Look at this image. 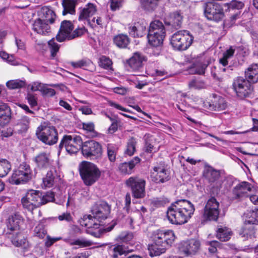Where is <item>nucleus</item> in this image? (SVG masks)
Returning <instances> with one entry per match:
<instances>
[{
	"label": "nucleus",
	"mask_w": 258,
	"mask_h": 258,
	"mask_svg": "<svg viewBox=\"0 0 258 258\" xmlns=\"http://www.w3.org/2000/svg\"><path fill=\"white\" fill-rule=\"evenodd\" d=\"M110 212V207L104 201L96 203L92 207L91 215H86L80 220V224L87 228L86 232L95 237H100L104 232L110 231L116 223L112 222L107 228H99L103 221L106 219Z\"/></svg>",
	"instance_id": "nucleus-1"
},
{
	"label": "nucleus",
	"mask_w": 258,
	"mask_h": 258,
	"mask_svg": "<svg viewBox=\"0 0 258 258\" xmlns=\"http://www.w3.org/2000/svg\"><path fill=\"white\" fill-rule=\"evenodd\" d=\"M153 243L149 246L151 256H158L165 252L175 240V236L171 230L163 231L157 230L152 236Z\"/></svg>",
	"instance_id": "nucleus-2"
},
{
	"label": "nucleus",
	"mask_w": 258,
	"mask_h": 258,
	"mask_svg": "<svg viewBox=\"0 0 258 258\" xmlns=\"http://www.w3.org/2000/svg\"><path fill=\"white\" fill-rule=\"evenodd\" d=\"M54 199V194L51 192H47L42 195L39 191L31 189L22 199L21 202L24 208L32 211L42 205L52 202Z\"/></svg>",
	"instance_id": "nucleus-3"
},
{
	"label": "nucleus",
	"mask_w": 258,
	"mask_h": 258,
	"mask_svg": "<svg viewBox=\"0 0 258 258\" xmlns=\"http://www.w3.org/2000/svg\"><path fill=\"white\" fill-rule=\"evenodd\" d=\"M81 177L86 185L90 186L99 178L100 172L93 163L88 161H82L79 166Z\"/></svg>",
	"instance_id": "nucleus-4"
},
{
	"label": "nucleus",
	"mask_w": 258,
	"mask_h": 258,
	"mask_svg": "<svg viewBox=\"0 0 258 258\" xmlns=\"http://www.w3.org/2000/svg\"><path fill=\"white\" fill-rule=\"evenodd\" d=\"M36 134L37 138L46 145H54L58 141L57 132L53 126L42 124L37 127Z\"/></svg>",
	"instance_id": "nucleus-5"
},
{
	"label": "nucleus",
	"mask_w": 258,
	"mask_h": 258,
	"mask_svg": "<svg viewBox=\"0 0 258 258\" xmlns=\"http://www.w3.org/2000/svg\"><path fill=\"white\" fill-rule=\"evenodd\" d=\"M32 177V171L30 166L23 163L15 170L10 181L12 184H24L30 180Z\"/></svg>",
	"instance_id": "nucleus-6"
},
{
	"label": "nucleus",
	"mask_w": 258,
	"mask_h": 258,
	"mask_svg": "<svg viewBox=\"0 0 258 258\" xmlns=\"http://www.w3.org/2000/svg\"><path fill=\"white\" fill-rule=\"evenodd\" d=\"M82 144V140L81 137L76 135H65L60 141L59 149L61 150L64 147L69 154H75L79 151Z\"/></svg>",
	"instance_id": "nucleus-7"
},
{
	"label": "nucleus",
	"mask_w": 258,
	"mask_h": 258,
	"mask_svg": "<svg viewBox=\"0 0 258 258\" xmlns=\"http://www.w3.org/2000/svg\"><path fill=\"white\" fill-rule=\"evenodd\" d=\"M204 14L209 20L215 22L221 21L224 17L222 6L217 3L209 2L205 4Z\"/></svg>",
	"instance_id": "nucleus-8"
},
{
	"label": "nucleus",
	"mask_w": 258,
	"mask_h": 258,
	"mask_svg": "<svg viewBox=\"0 0 258 258\" xmlns=\"http://www.w3.org/2000/svg\"><path fill=\"white\" fill-rule=\"evenodd\" d=\"M81 151L84 157L94 159L100 157L102 153L101 145L94 140L82 143Z\"/></svg>",
	"instance_id": "nucleus-9"
},
{
	"label": "nucleus",
	"mask_w": 258,
	"mask_h": 258,
	"mask_svg": "<svg viewBox=\"0 0 258 258\" xmlns=\"http://www.w3.org/2000/svg\"><path fill=\"white\" fill-rule=\"evenodd\" d=\"M247 217L248 219L245 220L239 231L240 235L246 239L251 237L254 233L253 225L258 224V210L250 212L247 214Z\"/></svg>",
	"instance_id": "nucleus-10"
},
{
	"label": "nucleus",
	"mask_w": 258,
	"mask_h": 258,
	"mask_svg": "<svg viewBox=\"0 0 258 258\" xmlns=\"http://www.w3.org/2000/svg\"><path fill=\"white\" fill-rule=\"evenodd\" d=\"M145 181L139 177H131L126 181V185L132 189L133 197L137 199L145 197Z\"/></svg>",
	"instance_id": "nucleus-11"
},
{
	"label": "nucleus",
	"mask_w": 258,
	"mask_h": 258,
	"mask_svg": "<svg viewBox=\"0 0 258 258\" xmlns=\"http://www.w3.org/2000/svg\"><path fill=\"white\" fill-rule=\"evenodd\" d=\"M178 224L186 223L194 212L193 205L188 201L178 200Z\"/></svg>",
	"instance_id": "nucleus-12"
},
{
	"label": "nucleus",
	"mask_w": 258,
	"mask_h": 258,
	"mask_svg": "<svg viewBox=\"0 0 258 258\" xmlns=\"http://www.w3.org/2000/svg\"><path fill=\"white\" fill-rule=\"evenodd\" d=\"M233 87L237 95L241 98L248 96L252 91L249 81L241 77L237 78L234 80Z\"/></svg>",
	"instance_id": "nucleus-13"
},
{
	"label": "nucleus",
	"mask_w": 258,
	"mask_h": 258,
	"mask_svg": "<svg viewBox=\"0 0 258 258\" xmlns=\"http://www.w3.org/2000/svg\"><path fill=\"white\" fill-rule=\"evenodd\" d=\"M219 203L216 199H210L205 208L204 217L209 220H217L219 214Z\"/></svg>",
	"instance_id": "nucleus-14"
},
{
	"label": "nucleus",
	"mask_w": 258,
	"mask_h": 258,
	"mask_svg": "<svg viewBox=\"0 0 258 258\" xmlns=\"http://www.w3.org/2000/svg\"><path fill=\"white\" fill-rule=\"evenodd\" d=\"M74 26L70 21L64 20L61 23L60 27L57 34L56 36V39L57 41L61 42L66 40H69L73 39L72 35Z\"/></svg>",
	"instance_id": "nucleus-15"
},
{
	"label": "nucleus",
	"mask_w": 258,
	"mask_h": 258,
	"mask_svg": "<svg viewBox=\"0 0 258 258\" xmlns=\"http://www.w3.org/2000/svg\"><path fill=\"white\" fill-rule=\"evenodd\" d=\"M200 247V241L196 239H191L180 243L179 248L180 253L188 256L195 254Z\"/></svg>",
	"instance_id": "nucleus-16"
},
{
	"label": "nucleus",
	"mask_w": 258,
	"mask_h": 258,
	"mask_svg": "<svg viewBox=\"0 0 258 258\" xmlns=\"http://www.w3.org/2000/svg\"><path fill=\"white\" fill-rule=\"evenodd\" d=\"M33 161L36 164V168L39 170H46L50 168L53 162L50 155L46 152H41L37 155Z\"/></svg>",
	"instance_id": "nucleus-17"
},
{
	"label": "nucleus",
	"mask_w": 258,
	"mask_h": 258,
	"mask_svg": "<svg viewBox=\"0 0 258 258\" xmlns=\"http://www.w3.org/2000/svg\"><path fill=\"white\" fill-rule=\"evenodd\" d=\"M151 178L156 183L164 182L169 180V174L164 167H154L151 173Z\"/></svg>",
	"instance_id": "nucleus-18"
},
{
	"label": "nucleus",
	"mask_w": 258,
	"mask_h": 258,
	"mask_svg": "<svg viewBox=\"0 0 258 258\" xmlns=\"http://www.w3.org/2000/svg\"><path fill=\"white\" fill-rule=\"evenodd\" d=\"M96 12V5L92 3H88L85 7L79 9V20L88 22L89 18L93 16Z\"/></svg>",
	"instance_id": "nucleus-19"
},
{
	"label": "nucleus",
	"mask_w": 258,
	"mask_h": 258,
	"mask_svg": "<svg viewBox=\"0 0 258 258\" xmlns=\"http://www.w3.org/2000/svg\"><path fill=\"white\" fill-rule=\"evenodd\" d=\"M23 223V220L20 215L14 214L9 218L7 221V229L10 231L9 234H14L18 233L20 229V225Z\"/></svg>",
	"instance_id": "nucleus-20"
},
{
	"label": "nucleus",
	"mask_w": 258,
	"mask_h": 258,
	"mask_svg": "<svg viewBox=\"0 0 258 258\" xmlns=\"http://www.w3.org/2000/svg\"><path fill=\"white\" fill-rule=\"evenodd\" d=\"M192 40L193 37L188 31H178V50H186L191 44Z\"/></svg>",
	"instance_id": "nucleus-21"
},
{
	"label": "nucleus",
	"mask_w": 258,
	"mask_h": 258,
	"mask_svg": "<svg viewBox=\"0 0 258 258\" xmlns=\"http://www.w3.org/2000/svg\"><path fill=\"white\" fill-rule=\"evenodd\" d=\"M254 187L250 183L243 181L237 184L233 189L234 194L237 197L246 196L249 192L253 191Z\"/></svg>",
	"instance_id": "nucleus-22"
},
{
	"label": "nucleus",
	"mask_w": 258,
	"mask_h": 258,
	"mask_svg": "<svg viewBox=\"0 0 258 258\" xmlns=\"http://www.w3.org/2000/svg\"><path fill=\"white\" fill-rule=\"evenodd\" d=\"M33 29L38 34L47 35L50 32V28L48 22L42 20L41 19H36L33 24Z\"/></svg>",
	"instance_id": "nucleus-23"
},
{
	"label": "nucleus",
	"mask_w": 258,
	"mask_h": 258,
	"mask_svg": "<svg viewBox=\"0 0 258 258\" xmlns=\"http://www.w3.org/2000/svg\"><path fill=\"white\" fill-rule=\"evenodd\" d=\"M210 109L214 111H221L224 110L227 104L224 98L220 96L214 95L211 102L209 103Z\"/></svg>",
	"instance_id": "nucleus-24"
},
{
	"label": "nucleus",
	"mask_w": 258,
	"mask_h": 258,
	"mask_svg": "<svg viewBox=\"0 0 258 258\" xmlns=\"http://www.w3.org/2000/svg\"><path fill=\"white\" fill-rule=\"evenodd\" d=\"M144 60L145 57L141 53L137 52L128 59V63L133 70H137L142 67Z\"/></svg>",
	"instance_id": "nucleus-25"
},
{
	"label": "nucleus",
	"mask_w": 258,
	"mask_h": 258,
	"mask_svg": "<svg viewBox=\"0 0 258 258\" xmlns=\"http://www.w3.org/2000/svg\"><path fill=\"white\" fill-rule=\"evenodd\" d=\"M140 161L139 157H136L128 162L121 163L118 166L119 170L123 174H131L133 168Z\"/></svg>",
	"instance_id": "nucleus-26"
},
{
	"label": "nucleus",
	"mask_w": 258,
	"mask_h": 258,
	"mask_svg": "<svg viewBox=\"0 0 258 258\" xmlns=\"http://www.w3.org/2000/svg\"><path fill=\"white\" fill-rule=\"evenodd\" d=\"M148 32L165 37V27L159 20H155L150 23Z\"/></svg>",
	"instance_id": "nucleus-27"
},
{
	"label": "nucleus",
	"mask_w": 258,
	"mask_h": 258,
	"mask_svg": "<svg viewBox=\"0 0 258 258\" xmlns=\"http://www.w3.org/2000/svg\"><path fill=\"white\" fill-rule=\"evenodd\" d=\"M39 16L42 20L52 24L54 22L56 16L54 12L48 7H43L39 12Z\"/></svg>",
	"instance_id": "nucleus-28"
},
{
	"label": "nucleus",
	"mask_w": 258,
	"mask_h": 258,
	"mask_svg": "<svg viewBox=\"0 0 258 258\" xmlns=\"http://www.w3.org/2000/svg\"><path fill=\"white\" fill-rule=\"evenodd\" d=\"M71 64L75 68H83L91 72L95 70L94 64L88 59H84L76 62L73 61L71 62Z\"/></svg>",
	"instance_id": "nucleus-29"
},
{
	"label": "nucleus",
	"mask_w": 258,
	"mask_h": 258,
	"mask_svg": "<svg viewBox=\"0 0 258 258\" xmlns=\"http://www.w3.org/2000/svg\"><path fill=\"white\" fill-rule=\"evenodd\" d=\"M245 76L249 82L253 83L258 82V65H251L245 71Z\"/></svg>",
	"instance_id": "nucleus-30"
},
{
	"label": "nucleus",
	"mask_w": 258,
	"mask_h": 258,
	"mask_svg": "<svg viewBox=\"0 0 258 258\" xmlns=\"http://www.w3.org/2000/svg\"><path fill=\"white\" fill-rule=\"evenodd\" d=\"M113 42L117 47L120 48H125L130 43V39L127 35L120 34L114 37Z\"/></svg>",
	"instance_id": "nucleus-31"
},
{
	"label": "nucleus",
	"mask_w": 258,
	"mask_h": 258,
	"mask_svg": "<svg viewBox=\"0 0 258 258\" xmlns=\"http://www.w3.org/2000/svg\"><path fill=\"white\" fill-rule=\"evenodd\" d=\"M30 119L26 116H22L18 121L16 128L20 133L26 132L29 128Z\"/></svg>",
	"instance_id": "nucleus-32"
},
{
	"label": "nucleus",
	"mask_w": 258,
	"mask_h": 258,
	"mask_svg": "<svg viewBox=\"0 0 258 258\" xmlns=\"http://www.w3.org/2000/svg\"><path fill=\"white\" fill-rule=\"evenodd\" d=\"M146 27L142 26L139 23L134 26H130L128 27V32L130 35L134 37H142L145 32Z\"/></svg>",
	"instance_id": "nucleus-33"
},
{
	"label": "nucleus",
	"mask_w": 258,
	"mask_h": 258,
	"mask_svg": "<svg viewBox=\"0 0 258 258\" xmlns=\"http://www.w3.org/2000/svg\"><path fill=\"white\" fill-rule=\"evenodd\" d=\"M76 5L77 2L75 0H63L62 6L63 10L62 11V15H66L68 13L74 14Z\"/></svg>",
	"instance_id": "nucleus-34"
},
{
	"label": "nucleus",
	"mask_w": 258,
	"mask_h": 258,
	"mask_svg": "<svg viewBox=\"0 0 258 258\" xmlns=\"http://www.w3.org/2000/svg\"><path fill=\"white\" fill-rule=\"evenodd\" d=\"M148 39L149 43L153 47L160 46L163 42L165 37L163 35H158L148 32Z\"/></svg>",
	"instance_id": "nucleus-35"
},
{
	"label": "nucleus",
	"mask_w": 258,
	"mask_h": 258,
	"mask_svg": "<svg viewBox=\"0 0 258 258\" xmlns=\"http://www.w3.org/2000/svg\"><path fill=\"white\" fill-rule=\"evenodd\" d=\"M177 201H175L172 204L168 209L167 212V217L168 220L172 224H177V219L176 218V205Z\"/></svg>",
	"instance_id": "nucleus-36"
},
{
	"label": "nucleus",
	"mask_w": 258,
	"mask_h": 258,
	"mask_svg": "<svg viewBox=\"0 0 258 258\" xmlns=\"http://www.w3.org/2000/svg\"><path fill=\"white\" fill-rule=\"evenodd\" d=\"M69 243L70 245L78 246L76 248L89 247L93 244V242L92 241L85 238H78L71 240L69 241Z\"/></svg>",
	"instance_id": "nucleus-37"
},
{
	"label": "nucleus",
	"mask_w": 258,
	"mask_h": 258,
	"mask_svg": "<svg viewBox=\"0 0 258 258\" xmlns=\"http://www.w3.org/2000/svg\"><path fill=\"white\" fill-rule=\"evenodd\" d=\"M204 175L209 182H215L219 178L220 173L212 168H208L205 170Z\"/></svg>",
	"instance_id": "nucleus-38"
},
{
	"label": "nucleus",
	"mask_w": 258,
	"mask_h": 258,
	"mask_svg": "<svg viewBox=\"0 0 258 258\" xmlns=\"http://www.w3.org/2000/svg\"><path fill=\"white\" fill-rule=\"evenodd\" d=\"M232 235L231 231L226 228H220L218 229L217 237L221 241H225L228 240Z\"/></svg>",
	"instance_id": "nucleus-39"
},
{
	"label": "nucleus",
	"mask_w": 258,
	"mask_h": 258,
	"mask_svg": "<svg viewBox=\"0 0 258 258\" xmlns=\"http://www.w3.org/2000/svg\"><path fill=\"white\" fill-rule=\"evenodd\" d=\"M54 172L52 170L48 171L46 176L43 178L42 184V187L47 188L52 187L54 184Z\"/></svg>",
	"instance_id": "nucleus-40"
},
{
	"label": "nucleus",
	"mask_w": 258,
	"mask_h": 258,
	"mask_svg": "<svg viewBox=\"0 0 258 258\" xmlns=\"http://www.w3.org/2000/svg\"><path fill=\"white\" fill-rule=\"evenodd\" d=\"M235 51V47L230 46L223 53V57L219 60L220 63L222 64L223 66H227L228 64V59L233 56Z\"/></svg>",
	"instance_id": "nucleus-41"
},
{
	"label": "nucleus",
	"mask_w": 258,
	"mask_h": 258,
	"mask_svg": "<svg viewBox=\"0 0 258 258\" xmlns=\"http://www.w3.org/2000/svg\"><path fill=\"white\" fill-rule=\"evenodd\" d=\"M16 236L12 238V242L14 245L17 247H26L27 240L24 236L20 233L18 232V233H15Z\"/></svg>",
	"instance_id": "nucleus-42"
},
{
	"label": "nucleus",
	"mask_w": 258,
	"mask_h": 258,
	"mask_svg": "<svg viewBox=\"0 0 258 258\" xmlns=\"http://www.w3.org/2000/svg\"><path fill=\"white\" fill-rule=\"evenodd\" d=\"M134 237L132 232L123 231L116 238V241L120 243H127L131 241Z\"/></svg>",
	"instance_id": "nucleus-43"
},
{
	"label": "nucleus",
	"mask_w": 258,
	"mask_h": 258,
	"mask_svg": "<svg viewBox=\"0 0 258 258\" xmlns=\"http://www.w3.org/2000/svg\"><path fill=\"white\" fill-rule=\"evenodd\" d=\"M11 169L10 163L7 160H0V177L6 176Z\"/></svg>",
	"instance_id": "nucleus-44"
},
{
	"label": "nucleus",
	"mask_w": 258,
	"mask_h": 258,
	"mask_svg": "<svg viewBox=\"0 0 258 258\" xmlns=\"http://www.w3.org/2000/svg\"><path fill=\"white\" fill-rule=\"evenodd\" d=\"M107 149L108 159L111 162H115L116 160L117 148L114 145L108 144L107 146Z\"/></svg>",
	"instance_id": "nucleus-45"
},
{
	"label": "nucleus",
	"mask_w": 258,
	"mask_h": 258,
	"mask_svg": "<svg viewBox=\"0 0 258 258\" xmlns=\"http://www.w3.org/2000/svg\"><path fill=\"white\" fill-rule=\"evenodd\" d=\"M225 7H227L229 11L231 10H241L243 9L244 4L243 2L238 0H232L230 3L224 4Z\"/></svg>",
	"instance_id": "nucleus-46"
},
{
	"label": "nucleus",
	"mask_w": 258,
	"mask_h": 258,
	"mask_svg": "<svg viewBox=\"0 0 258 258\" xmlns=\"http://www.w3.org/2000/svg\"><path fill=\"white\" fill-rule=\"evenodd\" d=\"M10 117V109L6 104L0 105V119L8 121Z\"/></svg>",
	"instance_id": "nucleus-47"
},
{
	"label": "nucleus",
	"mask_w": 258,
	"mask_h": 258,
	"mask_svg": "<svg viewBox=\"0 0 258 258\" xmlns=\"http://www.w3.org/2000/svg\"><path fill=\"white\" fill-rule=\"evenodd\" d=\"M137 141L134 138L130 139L127 143L126 149L125 154L128 156H132L136 151Z\"/></svg>",
	"instance_id": "nucleus-48"
},
{
	"label": "nucleus",
	"mask_w": 258,
	"mask_h": 258,
	"mask_svg": "<svg viewBox=\"0 0 258 258\" xmlns=\"http://www.w3.org/2000/svg\"><path fill=\"white\" fill-rule=\"evenodd\" d=\"M160 0H141L142 6L146 10H152L158 5Z\"/></svg>",
	"instance_id": "nucleus-49"
},
{
	"label": "nucleus",
	"mask_w": 258,
	"mask_h": 258,
	"mask_svg": "<svg viewBox=\"0 0 258 258\" xmlns=\"http://www.w3.org/2000/svg\"><path fill=\"white\" fill-rule=\"evenodd\" d=\"M25 82L20 80H11L7 83V86L10 89L22 88L25 86Z\"/></svg>",
	"instance_id": "nucleus-50"
},
{
	"label": "nucleus",
	"mask_w": 258,
	"mask_h": 258,
	"mask_svg": "<svg viewBox=\"0 0 258 258\" xmlns=\"http://www.w3.org/2000/svg\"><path fill=\"white\" fill-rule=\"evenodd\" d=\"M48 44L50 51L51 56L52 57H54L59 51L60 45L55 42L54 38H52L49 41Z\"/></svg>",
	"instance_id": "nucleus-51"
},
{
	"label": "nucleus",
	"mask_w": 258,
	"mask_h": 258,
	"mask_svg": "<svg viewBox=\"0 0 258 258\" xmlns=\"http://www.w3.org/2000/svg\"><path fill=\"white\" fill-rule=\"evenodd\" d=\"M177 23V19L175 14H172L167 17L165 19V24L167 26H171L172 28L176 29V26Z\"/></svg>",
	"instance_id": "nucleus-52"
},
{
	"label": "nucleus",
	"mask_w": 258,
	"mask_h": 258,
	"mask_svg": "<svg viewBox=\"0 0 258 258\" xmlns=\"http://www.w3.org/2000/svg\"><path fill=\"white\" fill-rule=\"evenodd\" d=\"M46 85L45 84L42 90L41 93L43 95L49 96V97H52L55 94V91L54 89L51 88H47L46 86ZM49 86L51 87H56L59 86L58 84H49L48 85Z\"/></svg>",
	"instance_id": "nucleus-53"
},
{
	"label": "nucleus",
	"mask_w": 258,
	"mask_h": 258,
	"mask_svg": "<svg viewBox=\"0 0 258 258\" xmlns=\"http://www.w3.org/2000/svg\"><path fill=\"white\" fill-rule=\"evenodd\" d=\"M190 88L195 89H202L205 88V84L203 81L194 80L189 83Z\"/></svg>",
	"instance_id": "nucleus-54"
},
{
	"label": "nucleus",
	"mask_w": 258,
	"mask_h": 258,
	"mask_svg": "<svg viewBox=\"0 0 258 258\" xmlns=\"http://www.w3.org/2000/svg\"><path fill=\"white\" fill-rule=\"evenodd\" d=\"M47 232L43 226L41 224L37 225L34 229V234L36 236L43 238L46 234Z\"/></svg>",
	"instance_id": "nucleus-55"
},
{
	"label": "nucleus",
	"mask_w": 258,
	"mask_h": 258,
	"mask_svg": "<svg viewBox=\"0 0 258 258\" xmlns=\"http://www.w3.org/2000/svg\"><path fill=\"white\" fill-rule=\"evenodd\" d=\"M0 57L4 60H7L9 63L12 65H16L17 63L16 61L14 59L13 55H10L9 54L7 53L5 51L0 52Z\"/></svg>",
	"instance_id": "nucleus-56"
},
{
	"label": "nucleus",
	"mask_w": 258,
	"mask_h": 258,
	"mask_svg": "<svg viewBox=\"0 0 258 258\" xmlns=\"http://www.w3.org/2000/svg\"><path fill=\"white\" fill-rule=\"evenodd\" d=\"M112 64V61L108 57L102 56L100 58V66L104 69H109Z\"/></svg>",
	"instance_id": "nucleus-57"
},
{
	"label": "nucleus",
	"mask_w": 258,
	"mask_h": 258,
	"mask_svg": "<svg viewBox=\"0 0 258 258\" xmlns=\"http://www.w3.org/2000/svg\"><path fill=\"white\" fill-rule=\"evenodd\" d=\"M124 250L121 245H117L111 250V255L113 258H117L118 255L124 253Z\"/></svg>",
	"instance_id": "nucleus-58"
},
{
	"label": "nucleus",
	"mask_w": 258,
	"mask_h": 258,
	"mask_svg": "<svg viewBox=\"0 0 258 258\" xmlns=\"http://www.w3.org/2000/svg\"><path fill=\"white\" fill-rule=\"evenodd\" d=\"M88 23L92 27L97 26H102V20L100 17H94L91 21L89 20Z\"/></svg>",
	"instance_id": "nucleus-59"
},
{
	"label": "nucleus",
	"mask_w": 258,
	"mask_h": 258,
	"mask_svg": "<svg viewBox=\"0 0 258 258\" xmlns=\"http://www.w3.org/2000/svg\"><path fill=\"white\" fill-rule=\"evenodd\" d=\"M45 84H41V83L35 82L32 83L29 85L30 89L32 91H39L41 92Z\"/></svg>",
	"instance_id": "nucleus-60"
},
{
	"label": "nucleus",
	"mask_w": 258,
	"mask_h": 258,
	"mask_svg": "<svg viewBox=\"0 0 258 258\" xmlns=\"http://www.w3.org/2000/svg\"><path fill=\"white\" fill-rule=\"evenodd\" d=\"M61 239L60 237L52 238L50 236L47 235L46 237V240L45 242V245L47 247H49L51 246L55 242Z\"/></svg>",
	"instance_id": "nucleus-61"
},
{
	"label": "nucleus",
	"mask_w": 258,
	"mask_h": 258,
	"mask_svg": "<svg viewBox=\"0 0 258 258\" xmlns=\"http://www.w3.org/2000/svg\"><path fill=\"white\" fill-rule=\"evenodd\" d=\"M154 203L157 206L160 207L169 203V201L166 198L161 197L154 200Z\"/></svg>",
	"instance_id": "nucleus-62"
},
{
	"label": "nucleus",
	"mask_w": 258,
	"mask_h": 258,
	"mask_svg": "<svg viewBox=\"0 0 258 258\" xmlns=\"http://www.w3.org/2000/svg\"><path fill=\"white\" fill-rule=\"evenodd\" d=\"M85 32V29L84 27H82L81 28L76 29L75 30H74L73 32H72V35L71 36L73 37V39L79 37L82 34H83Z\"/></svg>",
	"instance_id": "nucleus-63"
},
{
	"label": "nucleus",
	"mask_w": 258,
	"mask_h": 258,
	"mask_svg": "<svg viewBox=\"0 0 258 258\" xmlns=\"http://www.w3.org/2000/svg\"><path fill=\"white\" fill-rule=\"evenodd\" d=\"M27 98L29 104L31 106L33 107L37 105V103L36 98L34 95L31 94H28L27 95Z\"/></svg>",
	"instance_id": "nucleus-64"
}]
</instances>
